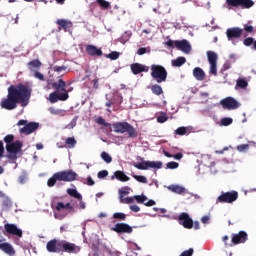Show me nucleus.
Returning <instances> with one entry per match:
<instances>
[{"mask_svg": "<svg viewBox=\"0 0 256 256\" xmlns=\"http://www.w3.org/2000/svg\"><path fill=\"white\" fill-rule=\"evenodd\" d=\"M66 192L70 197H73L74 199H77V201H79V205H78L79 209H85L86 205H85V202L83 201V195H81V193H79L77 189L68 188Z\"/></svg>", "mask_w": 256, "mask_h": 256, "instance_id": "15", "label": "nucleus"}, {"mask_svg": "<svg viewBox=\"0 0 256 256\" xmlns=\"http://www.w3.org/2000/svg\"><path fill=\"white\" fill-rule=\"evenodd\" d=\"M165 45H167V47H171L172 49L176 47V49L182 51L183 53H186L187 55L191 53V44L186 39L180 41H173L170 39L165 43Z\"/></svg>", "mask_w": 256, "mask_h": 256, "instance_id": "7", "label": "nucleus"}, {"mask_svg": "<svg viewBox=\"0 0 256 256\" xmlns=\"http://www.w3.org/2000/svg\"><path fill=\"white\" fill-rule=\"evenodd\" d=\"M52 69L56 73H61V71H67V66H54Z\"/></svg>", "mask_w": 256, "mask_h": 256, "instance_id": "53", "label": "nucleus"}, {"mask_svg": "<svg viewBox=\"0 0 256 256\" xmlns=\"http://www.w3.org/2000/svg\"><path fill=\"white\" fill-rule=\"evenodd\" d=\"M179 224L184 227V229H193V219L187 212H182L178 216Z\"/></svg>", "mask_w": 256, "mask_h": 256, "instance_id": "12", "label": "nucleus"}, {"mask_svg": "<svg viewBox=\"0 0 256 256\" xmlns=\"http://www.w3.org/2000/svg\"><path fill=\"white\" fill-rule=\"evenodd\" d=\"M3 207H11L12 203L9 198H5L2 202Z\"/></svg>", "mask_w": 256, "mask_h": 256, "instance_id": "60", "label": "nucleus"}, {"mask_svg": "<svg viewBox=\"0 0 256 256\" xmlns=\"http://www.w3.org/2000/svg\"><path fill=\"white\" fill-rule=\"evenodd\" d=\"M176 135H185L187 133V128L185 127H179L175 131Z\"/></svg>", "mask_w": 256, "mask_h": 256, "instance_id": "55", "label": "nucleus"}, {"mask_svg": "<svg viewBox=\"0 0 256 256\" xmlns=\"http://www.w3.org/2000/svg\"><path fill=\"white\" fill-rule=\"evenodd\" d=\"M112 127L114 133H128V137H130V139L139 137L137 129H135V127H133V125L129 124L128 122H115L112 124Z\"/></svg>", "mask_w": 256, "mask_h": 256, "instance_id": "4", "label": "nucleus"}, {"mask_svg": "<svg viewBox=\"0 0 256 256\" xmlns=\"http://www.w3.org/2000/svg\"><path fill=\"white\" fill-rule=\"evenodd\" d=\"M57 25H59V30L64 29L65 31H67V29H71V27H73V23H71V21H67L65 19L57 20Z\"/></svg>", "mask_w": 256, "mask_h": 256, "instance_id": "30", "label": "nucleus"}, {"mask_svg": "<svg viewBox=\"0 0 256 256\" xmlns=\"http://www.w3.org/2000/svg\"><path fill=\"white\" fill-rule=\"evenodd\" d=\"M23 148V142L16 140L11 144H6V151H7V159L10 161H17V154L21 153V149Z\"/></svg>", "mask_w": 256, "mask_h": 256, "instance_id": "6", "label": "nucleus"}, {"mask_svg": "<svg viewBox=\"0 0 256 256\" xmlns=\"http://www.w3.org/2000/svg\"><path fill=\"white\" fill-rule=\"evenodd\" d=\"M134 167L140 171H147V169H161L163 167V162L161 161H142L139 163H134Z\"/></svg>", "mask_w": 256, "mask_h": 256, "instance_id": "9", "label": "nucleus"}, {"mask_svg": "<svg viewBox=\"0 0 256 256\" xmlns=\"http://www.w3.org/2000/svg\"><path fill=\"white\" fill-rule=\"evenodd\" d=\"M93 83V89H99V78H95L94 80H92Z\"/></svg>", "mask_w": 256, "mask_h": 256, "instance_id": "63", "label": "nucleus"}, {"mask_svg": "<svg viewBox=\"0 0 256 256\" xmlns=\"http://www.w3.org/2000/svg\"><path fill=\"white\" fill-rule=\"evenodd\" d=\"M220 105H222L223 109H227L228 111H233L235 109H239L241 104L235 98L229 96L220 101Z\"/></svg>", "mask_w": 256, "mask_h": 256, "instance_id": "11", "label": "nucleus"}, {"mask_svg": "<svg viewBox=\"0 0 256 256\" xmlns=\"http://www.w3.org/2000/svg\"><path fill=\"white\" fill-rule=\"evenodd\" d=\"M108 59H111V61H117L119 59V52H111L110 54L106 55Z\"/></svg>", "mask_w": 256, "mask_h": 256, "instance_id": "44", "label": "nucleus"}, {"mask_svg": "<svg viewBox=\"0 0 256 256\" xmlns=\"http://www.w3.org/2000/svg\"><path fill=\"white\" fill-rule=\"evenodd\" d=\"M130 68L133 75H139V73H147L149 71V67L141 63H133Z\"/></svg>", "mask_w": 256, "mask_h": 256, "instance_id": "21", "label": "nucleus"}, {"mask_svg": "<svg viewBox=\"0 0 256 256\" xmlns=\"http://www.w3.org/2000/svg\"><path fill=\"white\" fill-rule=\"evenodd\" d=\"M77 125V118H74L67 126L68 129H73Z\"/></svg>", "mask_w": 256, "mask_h": 256, "instance_id": "59", "label": "nucleus"}, {"mask_svg": "<svg viewBox=\"0 0 256 256\" xmlns=\"http://www.w3.org/2000/svg\"><path fill=\"white\" fill-rule=\"evenodd\" d=\"M95 123H97V125H103L104 127H111V124L106 122L101 116L95 119Z\"/></svg>", "mask_w": 256, "mask_h": 256, "instance_id": "38", "label": "nucleus"}, {"mask_svg": "<svg viewBox=\"0 0 256 256\" xmlns=\"http://www.w3.org/2000/svg\"><path fill=\"white\" fill-rule=\"evenodd\" d=\"M249 150V144H240L237 146V151L243 153V151Z\"/></svg>", "mask_w": 256, "mask_h": 256, "instance_id": "49", "label": "nucleus"}, {"mask_svg": "<svg viewBox=\"0 0 256 256\" xmlns=\"http://www.w3.org/2000/svg\"><path fill=\"white\" fill-rule=\"evenodd\" d=\"M86 53L90 55V57H101V55H103L101 48H97L95 45H87Z\"/></svg>", "mask_w": 256, "mask_h": 256, "instance_id": "22", "label": "nucleus"}, {"mask_svg": "<svg viewBox=\"0 0 256 256\" xmlns=\"http://www.w3.org/2000/svg\"><path fill=\"white\" fill-rule=\"evenodd\" d=\"M241 35H243V29L239 27H232L228 28L226 30V37L228 41H233L234 39H239L241 38Z\"/></svg>", "mask_w": 256, "mask_h": 256, "instance_id": "14", "label": "nucleus"}, {"mask_svg": "<svg viewBox=\"0 0 256 256\" xmlns=\"http://www.w3.org/2000/svg\"><path fill=\"white\" fill-rule=\"evenodd\" d=\"M34 77L39 79V81H45V76L39 70L34 72Z\"/></svg>", "mask_w": 256, "mask_h": 256, "instance_id": "51", "label": "nucleus"}, {"mask_svg": "<svg viewBox=\"0 0 256 256\" xmlns=\"http://www.w3.org/2000/svg\"><path fill=\"white\" fill-rule=\"evenodd\" d=\"M76 145L77 140L75 139V137H68L65 139V145L60 146V149H63V147H65L66 149H75Z\"/></svg>", "mask_w": 256, "mask_h": 256, "instance_id": "28", "label": "nucleus"}, {"mask_svg": "<svg viewBox=\"0 0 256 256\" xmlns=\"http://www.w3.org/2000/svg\"><path fill=\"white\" fill-rule=\"evenodd\" d=\"M133 201H134L133 197H126V198L120 199V203H125L126 205L133 203Z\"/></svg>", "mask_w": 256, "mask_h": 256, "instance_id": "56", "label": "nucleus"}, {"mask_svg": "<svg viewBox=\"0 0 256 256\" xmlns=\"http://www.w3.org/2000/svg\"><path fill=\"white\" fill-rule=\"evenodd\" d=\"M151 77L155 79L156 83H165L167 81V69L161 65L152 64L151 67Z\"/></svg>", "mask_w": 256, "mask_h": 256, "instance_id": "5", "label": "nucleus"}, {"mask_svg": "<svg viewBox=\"0 0 256 256\" xmlns=\"http://www.w3.org/2000/svg\"><path fill=\"white\" fill-rule=\"evenodd\" d=\"M55 209L56 211H65V210H69V211H73L75 212V208L73 207V205H71V203H63V202H57L55 205Z\"/></svg>", "mask_w": 256, "mask_h": 256, "instance_id": "27", "label": "nucleus"}, {"mask_svg": "<svg viewBox=\"0 0 256 256\" xmlns=\"http://www.w3.org/2000/svg\"><path fill=\"white\" fill-rule=\"evenodd\" d=\"M111 179H117L118 181H121L122 183H126V181H129L130 178L125 174V172L121 170H117L114 172V174L111 176Z\"/></svg>", "mask_w": 256, "mask_h": 256, "instance_id": "25", "label": "nucleus"}, {"mask_svg": "<svg viewBox=\"0 0 256 256\" xmlns=\"http://www.w3.org/2000/svg\"><path fill=\"white\" fill-rule=\"evenodd\" d=\"M100 157L105 161V163H111L113 161V158L107 152H102Z\"/></svg>", "mask_w": 256, "mask_h": 256, "instance_id": "40", "label": "nucleus"}, {"mask_svg": "<svg viewBox=\"0 0 256 256\" xmlns=\"http://www.w3.org/2000/svg\"><path fill=\"white\" fill-rule=\"evenodd\" d=\"M202 164H203L204 167L211 168V167H213L215 165V161L210 156H205L202 159Z\"/></svg>", "mask_w": 256, "mask_h": 256, "instance_id": "33", "label": "nucleus"}, {"mask_svg": "<svg viewBox=\"0 0 256 256\" xmlns=\"http://www.w3.org/2000/svg\"><path fill=\"white\" fill-rule=\"evenodd\" d=\"M18 183L25 185L27 183V173H23L18 177Z\"/></svg>", "mask_w": 256, "mask_h": 256, "instance_id": "45", "label": "nucleus"}, {"mask_svg": "<svg viewBox=\"0 0 256 256\" xmlns=\"http://www.w3.org/2000/svg\"><path fill=\"white\" fill-rule=\"evenodd\" d=\"M130 210L133 211L134 213H139L141 211V208L137 205H131Z\"/></svg>", "mask_w": 256, "mask_h": 256, "instance_id": "61", "label": "nucleus"}, {"mask_svg": "<svg viewBox=\"0 0 256 256\" xmlns=\"http://www.w3.org/2000/svg\"><path fill=\"white\" fill-rule=\"evenodd\" d=\"M193 253V248H189L188 250L183 251L179 256H193Z\"/></svg>", "mask_w": 256, "mask_h": 256, "instance_id": "54", "label": "nucleus"}, {"mask_svg": "<svg viewBox=\"0 0 256 256\" xmlns=\"http://www.w3.org/2000/svg\"><path fill=\"white\" fill-rule=\"evenodd\" d=\"M167 169H177L179 167V163L171 161L166 164Z\"/></svg>", "mask_w": 256, "mask_h": 256, "instance_id": "50", "label": "nucleus"}, {"mask_svg": "<svg viewBox=\"0 0 256 256\" xmlns=\"http://www.w3.org/2000/svg\"><path fill=\"white\" fill-rule=\"evenodd\" d=\"M113 219H117L118 221H125V219H127V215L123 212H116L113 214Z\"/></svg>", "mask_w": 256, "mask_h": 256, "instance_id": "37", "label": "nucleus"}, {"mask_svg": "<svg viewBox=\"0 0 256 256\" xmlns=\"http://www.w3.org/2000/svg\"><path fill=\"white\" fill-rule=\"evenodd\" d=\"M151 91H152L153 95H157L158 97H159V95H163V88L159 84L152 85Z\"/></svg>", "mask_w": 256, "mask_h": 256, "instance_id": "34", "label": "nucleus"}, {"mask_svg": "<svg viewBox=\"0 0 256 256\" xmlns=\"http://www.w3.org/2000/svg\"><path fill=\"white\" fill-rule=\"evenodd\" d=\"M244 30L246 31V33H253L254 28H253V26H249V25L245 24Z\"/></svg>", "mask_w": 256, "mask_h": 256, "instance_id": "62", "label": "nucleus"}, {"mask_svg": "<svg viewBox=\"0 0 256 256\" xmlns=\"http://www.w3.org/2000/svg\"><path fill=\"white\" fill-rule=\"evenodd\" d=\"M212 75H217V63L210 64V71Z\"/></svg>", "mask_w": 256, "mask_h": 256, "instance_id": "52", "label": "nucleus"}, {"mask_svg": "<svg viewBox=\"0 0 256 256\" xmlns=\"http://www.w3.org/2000/svg\"><path fill=\"white\" fill-rule=\"evenodd\" d=\"M129 191H131V188L129 186L123 187L119 190V199L125 198V195H129Z\"/></svg>", "mask_w": 256, "mask_h": 256, "instance_id": "36", "label": "nucleus"}, {"mask_svg": "<svg viewBox=\"0 0 256 256\" xmlns=\"http://www.w3.org/2000/svg\"><path fill=\"white\" fill-rule=\"evenodd\" d=\"M4 229L10 235H15L16 237H23V230L19 229L15 224H5Z\"/></svg>", "mask_w": 256, "mask_h": 256, "instance_id": "20", "label": "nucleus"}, {"mask_svg": "<svg viewBox=\"0 0 256 256\" xmlns=\"http://www.w3.org/2000/svg\"><path fill=\"white\" fill-rule=\"evenodd\" d=\"M135 201H137V203H145L147 200V196L145 195H137L134 196Z\"/></svg>", "mask_w": 256, "mask_h": 256, "instance_id": "47", "label": "nucleus"}, {"mask_svg": "<svg viewBox=\"0 0 256 256\" xmlns=\"http://www.w3.org/2000/svg\"><path fill=\"white\" fill-rule=\"evenodd\" d=\"M42 65H43V63H41L39 59H34L27 63V67H28L29 71H31L32 73H35V71H39V69H41Z\"/></svg>", "mask_w": 256, "mask_h": 256, "instance_id": "24", "label": "nucleus"}, {"mask_svg": "<svg viewBox=\"0 0 256 256\" xmlns=\"http://www.w3.org/2000/svg\"><path fill=\"white\" fill-rule=\"evenodd\" d=\"M109 175V172L107 170H102L98 172V179H105Z\"/></svg>", "mask_w": 256, "mask_h": 256, "instance_id": "57", "label": "nucleus"}, {"mask_svg": "<svg viewBox=\"0 0 256 256\" xmlns=\"http://www.w3.org/2000/svg\"><path fill=\"white\" fill-rule=\"evenodd\" d=\"M96 3L99 4L101 9H109V7H111V3H109V1L106 0H96Z\"/></svg>", "mask_w": 256, "mask_h": 256, "instance_id": "39", "label": "nucleus"}, {"mask_svg": "<svg viewBox=\"0 0 256 256\" xmlns=\"http://www.w3.org/2000/svg\"><path fill=\"white\" fill-rule=\"evenodd\" d=\"M77 173L73 172V170H64L59 171L53 174L51 178L48 179L47 185L48 187H55L57 181H63L64 183H71L72 181H76Z\"/></svg>", "mask_w": 256, "mask_h": 256, "instance_id": "3", "label": "nucleus"}, {"mask_svg": "<svg viewBox=\"0 0 256 256\" xmlns=\"http://www.w3.org/2000/svg\"><path fill=\"white\" fill-rule=\"evenodd\" d=\"M69 99L68 92L57 93V91L50 93L49 101L50 103H57V101H67Z\"/></svg>", "mask_w": 256, "mask_h": 256, "instance_id": "18", "label": "nucleus"}, {"mask_svg": "<svg viewBox=\"0 0 256 256\" xmlns=\"http://www.w3.org/2000/svg\"><path fill=\"white\" fill-rule=\"evenodd\" d=\"M32 91L31 87L25 84L11 85L8 88L7 98L0 103L1 108L13 111V109H17L18 103H21L22 107H27Z\"/></svg>", "mask_w": 256, "mask_h": 256, "instance_id": "1", "label": "nucleus"}, {"mask_svg": "<svg viewBox=\"0 0 256 256\" xmlns=\"http://www.w3.org/2000/svg\"><path fill=\"white\" fill-rule=\"evenodd\" d=\"M237 199H239L238 191L222 192L216 199V205H219V203H235Z\"/></svg>", "mask_w": 256, "mask_h": 256, "instance_id": "8", "label": "nucleus"}, {"mask_svg": "<svg viewBox=\"0 0 256 256\" xmlns=\"http://www.w3.org/2000/svg\"><path fill=\"white\" fill-rule=\"evenodd\" d=\"M249 239V235H247V232L240 231L237 234H232V244L233 245H241V243H245Z\"/></svg>", "mask_w": 256, "mask_h": 256, "instance_id": "16", "label": "nucleus"}, {"mask_svg": "<svg viewBox=\"0 0 256 256\" xmlns=\"http://www.w3.org/2000/svg\"><path fill=\"white\" fill-rule=\"evenodd\" d=\"M228 7H236L240 9H251L255 2L253 0H226Z\"/></svg>", "mask_w": 256, "mask_h": 256, "instance_id": "10", "label": "nucleus"}, {"mask_svg": "<svg viewBox=\"0 0 256 256\" xmlns=\"http://www.w3.org/2000/svg\"><path fill=\"white\" fill-rule=\"evenodd\" d=\"M132 177H133V179L138 181V183H147V177H145V176L132 174Z\"/></svg>", "mask_w": 256, "mask_h": 256, "instance_id": "43", "label": "nucleus"}, {"mask_svg": "<svg viewBox=\"0 0 256 256\" xmlns=\"http://www.w3.org/2000/svg\"><path fill=\"white\" fill-rule=\"evenodd\" d=\"M111 231L118 233V235H121L123 233H126L127 235H131V233H133V227H131L127 223H116L114 227L111 229Z\"/></svg>", "mask_w": 256, "mask_h": 256, "instance_id": "13", "label": "nucleus"}, {"mask_svg": "<svg viewBox=\"0 0 256 256\" xmlns=\"http://www.w3.org/2000/svg\"><path fill=\"white\" fill-rule=\"evenodd\" d=\"M220 123L223 127H229L233 123V118H222Z\"/></svg>", "mask_w": 256, "mask_h": 256, "instance_id": "42", "label": "nucleus"}, {"mask_svg": "<svg viewBox=\"0 0 256 256\" xmlns=\"http://www.w3.org/2000/svg\"><path fill=\"white\" fill-rule=\"evenodd\" d=\"M169 119L166 115H160L157 117V122L158 123H165Z\"/></svg>", "mask_w": 256, "mask_h": 256, "instance_id": "58", "label": "nucleus"}, {"mask_svg": "<svg viewBox=\"0 0 256 256\" xmlns=\"http://www.w3.org/2000/svg\"><path fill=\"white\" fill-rule=\"evenodd\" d=\"M243 43L246 47H251V45H254L255 40L252 37H248L244 39Z\"/></svg>", "mask_w": 256, "mask_h": 256, "instance_id": "46", "label": "nucleus"}, {"mask_svg": "<svg viewBox=\"0 0 256 256\" xmlns=\"http://www.w3.org/2000/svg\"><path fill=\"white\" fill-rule=\"evenodd\" d=\"M207 57L210 64L217 63V59H218L217 53L213 51H208Z\"/></svg>", "mask_w": 256, "mask_h": 256, "instance_id": "35", "label": "nucleus"}, {"mask_svg": "<svg viewBox=\"0 0 256 256\" xmlns=\"http://www.w3.org/2000/svg\"><path fill=\"white\" fill-rule=\"evenodd\" d=\"M200 97H201L202 99H204L205 101H207V99H208V97H209V93H207V92H201V93H200Z\"/></svg>", "mask_w": 256, "mask_h": 256, "instance_id": "64", "label": "nucleus"}, {"mask_svg": "<svg viewBox=\"0 0 256 256\" xmlns=\"http://www.w3.org/2000/svg\"><path fill=\"white\" fill-rule=\"evenodd\" d=\"M0 250L6 253V255L13 256L15 255V248L7 242L3 243V240L0 239Z\"/></svg>", "mask_w": 256, "mask_h": 256, "instance_id": "23", "label": "nucleus"}, {"mask_svg": "<svg viewBox=\"0 0 256 256\" xmlns=\"http://www.w3.org/2000/svg\"><path fill=\"white\" fill-rule=\"evenodd\" d=\"M13 141H15V135H13V134H8L4 137V143L6 145H11V143H13Z\"/></svg>", "mask_w": 256, "mask_h": 256, "instance_id": "41", "label": "nucleus"}, {"mask_svg": "<svg viewBox=\"0 0 256 256\" xmlns=\"http://www.w3.org/2000/svg\"><path fill=\"white\" fill-rule=\"evenodd\" d=\"M193 76L197 81H205V71L200 67H196L193 69Z\"/></svg>", "mask_w": 256, "mask_h": 256, "instance_id": "29", "label": "nucleus"}, {"mask_svg": "<svg viewBox=\"0 0 256 256\" xmlns=\"http://www.w3.org/2000/svg\"><path fill=\"white\" fill-rule=\"evenodd\" d=\"M145 53H151V48L142 47L137 50V55H145Z\"/></svg>", "mask_w": 256, "mask_h": 256, "instance_id": "48", "label": "nucleus"}, {"mask_svg": "<svg viewBox=\"0 0 256 256\" xmlns=\"http://www.w3.org/2000/svg\"><path fill=\"white\" fill-rule=\"evenodd\" d=\"M46 249L48 253H69L77 254L81 249L74 243L67 240L52 239L47 242Z\"/></svg>", "mask_w": 256, "mask_h": 256, "instance_id": "2", "label": "nucleus"}, {"mask_svg": "<svg viewBox=\"0 0 256 256\" xmlns=\"http://www.w3.org/2000/svg\"><path fill=\"white\" fill-rule=\"evenodd\" d=\"M185 63H187V58H185L183 56L178 57L175 60H172L173 67H182V65H185Z\"/></svg>", "mask_w": 256, "mask_h": 256, "instance_id": "32", "label": "nucleus"}, {"mask_svg": "<svg viewBox=\"0 0 256 256\" xmlns=\"http://www.w3.org/2000/svg\"><path fill=\"white\" fill-rule=\"evenodd\" d=\"M168 189L169 191H172V193H176L177 195H187V193H189V191H187L185 187L180 185H170Z\"/></svg>", "mask_w": 256, "mask_h": 256, "instance_id": "26", "label": "nucleus"}, {"mask_svg": "<svg viewBox=\"0 0 256 256\" xmlns=\"http://www.w3.org/2000/svg\"><path fill=\"white\" fill-rule=\"evenodd\" d=\"M48 85L52 86V89L55 91H62V93H69L70 90H67V82H65L63 79H59L57 82H51V80H48Z\"/></svg>", "mask_w": 256, "mask_h": 256, "instance_id": "17", "label": "nucleus"}, {"mask_svg": "<svg viewBox=\"0 0 256 256\" xmlns=\"http://www.w3.org/2000/svg\"><path fill=\"white\" fill-rule=\"evenodd\" d=\"M39 129V123L37 122H29L23 128L20 129L21 135H31L34 131Z\"/></svg>", "mask_w": 256, "mask_h": 256, "instance_id": "19", "label": "nucleus"}, {"mask_svg": "<svg viewBox=\"0 0 256 256\" xmlns=\"http://www.w3.org/2000/svg\"><path fill=\"white\" fill-rule=\"evenodd\" d=\"M247 87H249V82H247V80L244 78H239L236 81L235 89H247Z\"/></svg>", "mask_w": 256, "mask_h": 256, "instance_id": "31", "label": "nucleus"}]
</instances>
